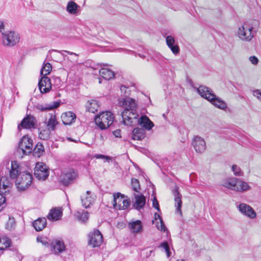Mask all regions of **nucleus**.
<instances>
[{"label": "nucleus", "instance_id": "obj_1", "mask_svg": "<svg viewBox=\"0 0 261 261\" xmlns=\"http://www.w3.org/2000/svg\"><path fill=\"white\" fill-rule=\"evenodd\" d=\"M119 103L124 109L121 113L123 124L128 126L136 124L139 115L136 111L137 105L136 100L130 97H126L120 100Z\"/></svg>", "mask_w": 261, "mask_h": 261}, {"label": "nucleus", "instance_id": "obj_2", "mask_svg": "<svg viewBox=\"0 0 261 261\" xmlns=\"http://www.w3.org/2000/svg\"><path fill=\"white\" fill-rule=\"evenodd\" d=\"M222 186L231 190L239 192H245L250 189V186L247 182L235 177L226 180L224 181Z\"/></svg>", "mask_w": 261, "mask_h": 261}, {"label": "nucleus", "instance_id": "obj_3", "mask_svg": "<svg viewBox=\"0 0 261 261\" xmlns=\"http://www.w3.org/2000/svg\"><path fill=\"white\" fill-rule=\"evenodd\" d=\"M114 115L109 111L103 112L95 118V124L100 129H105L109 127L114 122Z\"/></svg>", "mask_w": 261, "mask_h": 261}, {"label": "nucleus", "instance_id": "obj_4", "mask_svg": "<svg viewBox=\"0 0 261 261\" xmlns=\"http://www.w3.org/2000/svg\"><path fill=\"white\" fill-rule=\"evenodd\" d=\"M253 26L248 22H245L239 28L237 32L238 37L242 41H250L254 36Z\"/></svg>", "mask_w": 261, "mask_h": 261}, {"label": "nucleus", "instance_id": "obj_5", "mask_svg": "<svg viewBox=\"0 0 261 261\" xmlns=\"http://www.w3.org/2000/svg\"><path fill=\"white\" fill-rule=\"evenodd\" d=\"M33 140L28 136H23L19 142L17 153L23 157V155H28L33 150Z\"/></svg>", "mask_w": 261, "mask_h": 261}, {"label": "nucleus", "instance_id": "obj_6", "mask_svg": "<svg viewBox=\"0 0 261 261\" xmlns=\"http://www.w3.org/2000/svg\"><path fill=\"white\" fill-rule=\"evenodd\" d=\"M32 176L29 172L19 173L15 180L16 186L19 191H24L31 184Z\"/></svg>", "mask_w": 261, "mask_h": 261}, {"label": "nucleus", "instance_id": "obj_7", "mask_svg": "<svg viewBox=\"0 0 261 261\" xmlns=\"http://www.w3.org/2000/svg\"><path fill=\"white\" fill-rule=\"evenodd\" d=\"M2 44L8 47H12L19 42V34L14 31H8L3 33L2 36Z\"/></svg>", "mask_w": 261, "mask_h": 261}, {"label": "nucleus", "instance_id": "obj_8", "mask_svg": "<svg viewBox=\"0 0 261 261\" xmlns=\"http://www.w3.org/2000/svg\"><path fill=\"white\" fill-rule=\"evenodd\" d=\"M113 207L116 210H126L130 205V201L127 196L120 193L113 194Z\"/></svg>", "mask_w": 261, "mask_h": 261}, {"label": "nucleus", "instance_id": "obj_9", "mask_svg": "<svg viewBox=\"0 0 261 261\" xmlns=\"http://www.w3.org/2000/svg\"><path fill=\"white\" fill-rule=\"evenodd\" d=\"M88 244L92 247H99L103 242V237L98 229H94L88 234Z\"/></svg>", "mask_w": 261, "mask_h": 261}, {"label": "nucleus", "instance_id": "obj_10", "mask_svg": "<svg viewBox=\"0 0 261 261\" xmlns=\"http://www.w3.org/2000/svg\"><path fill=\"white\" fill-rule=\"evenodd\" d=\"M34 175L39 180H45L49 175V170L43 163H37L34 169Z\"/></svg>", "mask_w": 261, "mask_h": 261}, {"label": "nucleus", "instance_id": "obj_11", "mask_svg": "<svg viewBox=\"0 0 261 261\" xmlns=\"http://www.w3.org/2000/svg\"><path fill=\"white\" fill-rule=\"evenodd\" d=\"M37 122L36 118L31 115H27L18 125V129L21 130L24 129H32L36 127Z\"/></svg>", "mask_w": 261, "mask_h": 261}, {"label": "nucleus", "instance_id": "obj_12", "mask_svg": "<svg viewBox=\"0 0 261 261\" xmlns=\"http://www.w3.org/2000/svg\"><path fill=\"white\" fill-rule=\"evenodd\" d=\"M77 177V171L73 169H70L62 175L61 182L63 185L67 186L73 182Z\"/></svg>", "mask_w": 261, "mask_h": 261}, {"label": "nucleus", "instance_id": "obj_13", "mask_svg": "<svg viewBox=\"0 0 261 261\" xmlns=\"http://www.w3.org/2000/svg\"><path fill=\"white\" fill-rule=\"evenodd\" d=\"M194 89L196 90L201 97L208 101H210L213 96H215L213 90L205 86L201 85L198 88L194 87Z\"/></svg>", "mask_w": 261, "mask_h": 261}, {"label": "nucleus", "instance_id": "obj_14", "mask_svg": "<svg viewBox=\"0 0 261 261\" xmlns=\"http://www.w3.org/2000/svg\"><path fill=\"white\" fill-rule=\"evenodd\" d=\"M192 146L198 153H202L206 149V143L204 140L199 136L194 137L192 141Z\"/></svg>", "mask_w": 261, "mask_h": 261}, {"label": "nucleus", "instance_id": "obj_15", "mask_svg": "<svg viewBox=\"0 0 261 261\" xmlns=\"http://www.w3.org/2000/svg\"><path fill=\"white\" fill-rule=\"evenodd\" d=\"M51 86L50 80L46 76H43L38 83L39 89L41 93H46L49 92Z\"/></svg>", "mask_w": 261, "mask_h": 261}, {"label": "nucleus", "instance_id": "obj_16", "mask_svg": "<svg viewBox=\"0 0 261 261\" xmlns=\"http://www.w3.org/2000/svg\"><path fill=\"white\" fill-rule=\"evenodd\" d=\"M239 211L244 215L253 219L256 217V213L254 210L249 205L245 203H241L239 205Z\"/></svg>", "mask_w": 261, "mask_h": 261}, {"label": "nucleus", "instance_id": "obj_17", "mask_svg": "<svg viewBox=\"0 0 261 261\" xmlns=\"http://www.w3.org/2000/svg\"><path fill=\"white\" fill-rule=\"evenodd\" d=\"M172 194L174 197L175 206L176 207V211L181 215V195L179 193V187L177 186H175L174 189L172 190Z\"/></svg>", "mask_w": 261, "mask_h": 261}, {"label": "nucleus", "instance_id": "obj_18", "mask_svg": "<svg viewBox=\"0 0 261 261\" xmlns=\"http://www.w3.org/2000/svg\"><path fill=\"white\" fill-rule=\"evenodd\" d=\"M51 251L55 254H59L65 250V246L62 240L55 239L51 244Z\"/></svg>", "mask_w": 261, "mask_h": 261}, {"label": "nucleus", "instance_id": "obj_19", "mask_svg": "<svg viewBox=\"0 0 261 261\" xmlns=\"http://www.w3.org/2000/svg\"><path fill=\"white\" fill-rule=\"evenodd\" d=\"M62 215L63 212L61 208L55 207L50 210L47 218L49 221H58L61 219Z\"/></svg>", "mask_w": 261, "mask_h": 261}, {"label": "nucleus", "instance_id": "obj_20", "mask_svg": "<svg viewBox=\"0 0 261 261\" xmlns=\"http://www.w3.org/2000/svg\"><path fill=\"white\" fill-rule=\"evenodd\" d=\"M135 202L133 203V206L137 210H140L143 208L146 203V198L142 195L134 194Z\"/></svg>", "mask_w": 261, "mask_h": 261}, {"label": "nucleus", "instance_id": "obj_21", "mask_svg": "<svg viewBox=\"0 0 261 261\" xmlns=\"http://www.w3.org/2000/svg\"><path fill=\"white\" fill-rule=\"evenodd\" d=\"M137 124H139L147 130H150L154 126L153 123L146 116H142L139 118Z\"/></svg>", "mask_w": 261, "mask_h": 261}, {"label": "nucleus", "instance_id": "obj_22", "mask_svg": "<svg viewBox=\"0 0 261 261\" xmlns=\"http://www.w3.org/2000/svg\"><path fill=\"white\" fill-rule=\"evenodd\" d=\"M12 186V183L7 176H3L0 179V192L6 193L9 191Z\"/></svg>", "mask_w": 261, "mask_h": 261}, {"label": "nucleus", "instance_id": "obj_23", "mask_svg": "<svg viewBox=\"0 0 261 261\" xmlns=\"http://www.w3.org/2000/svg\"><path fill=\"white\" fill-rule=\"evenodd\" d=\"M81 199L83 206L86 208L89 207L94 201V198L91 196L90 191H87L84 195L81 196Z\"/></svg>", "mask_w": 261, "mask_h": 261}, {"label": "nucleus", "instance_id": "obj_24", "mask_svg": "<svg viewBox=\"0 0 261 261\" xmlns=\"http://www.w3.org/2000/svg\"><path fill=\"white\" fill-rule=\"evenodd\" d=\"M60 101H55L50 103H46L44 105L38 104L35 106L37 110L40 111H45L47 110H51L59 107Z\"/></svg>", "mask_w": 261, "mask_h": 261}, {"label": "nucleus", "instance_id": "obj_25", "mask_svg": "<svg viewBox=\"0 0 261 261\" xmlns=\"http://www.w3.org/2000/svg\"><path fill=\"white\" fill-rule=\"evenodd\" d=\"M75 118V114L71 111L65 112L61 116L62 122L65 125L71 124L74 121Z\"/></svg>", "mask_w": 261, "mask_h": 261}, {"label": "nucleus", "instance_id": "obj_26", "mask_svg": "<svg viewBox=\"0 0 261 261\" xmlns=\"http://www.w3.org/2000/svg\"><path fill=\"white\" fill-rule=\"evenodd\" d=\"M47 222L46 218H39L36 220L34 221L33 225L37 231H39L43 229L46 225Z\"/></svg>", "mask_w": 261, "mask_h": 261}, {"label": "nucleus", "instance_id": "obj_27", "mask_svg": "<svg viewBox=\"0 0 261 261\" xmlns=\"http://www.w3.org/2000/svg\"><path fill=\"white\" fill-rule=\"evenodd\" d=\"M145 137V131L144 128L136 127L133 131L132 139L133 140H141Z\"/></svg>", "mask_w": 261, "mask_h": 261}, {"label": "nucleus", "instance_id": "obj_28", "mask_svg": "<svg viewBox=\"0 0 261 261\" xmlns=\"http://www.w3.org/2000/svg\"><path fill=\"white\" fill-rule=\"evenodd\" d=\"M209 101L215 107L220 109L224 110L227 108L226 103L223 100L217 97L216 95Z\"/></svg>", "mask_w": 261, "mask_h": 261}, {"label": "nucleus", "instance_id": "obj_29", "mask_svg": "<svg viewBox=\"0 0 261 261\" xmlns=\"http://www.w3.org/2000/svg\"><path fill=\"white\" fill-rule=\"evenodd\" d=\"M58 123V122L57 120L56 115L53 113H50L49 118L46 122L47 129L51 131L55 130L56 129V126Z\"/></svg>", "mask_w": 261, "mask_h": 261}, {"label": "nucleus", "instance_id": "obj_30", "mask_svg": "<svg viewBox=\"0 0 261 261\" xmlns=\"http://www.w3.org/2000/svg\"><path fill=\"white\" fill-rule=\"evenodd\" d=\"M80 6L73 1H69L68 2L66 6V11L70 14L77 15L78 13V9L80 8Z\"/></svg>", "mask_w": 261, "mask_h": 261}, {"label": "nucleus", "instance_id": "obj_31", "mask_svg": "<svg viewBox=\"0 0 261 261\" xmlns=\"http://www.w3.org/2000/svg\"><path fill=\"white\" fill-rule=\"evenodd\" d=\"M86 108L89 112L94 113L97 111L99 105L97 100L91 99L87 102Z\"/></svg>", "mask_w": 261, "mask_h": 261}, {"label": "nucleus", "instance_id": "obj_32", "mask_svg": "<svg viewBox=\"0 0 261 261\" xmlns=\"http://www.w3.org/2000/svg\"><path fill=\"white\" fill-rule=\"evenodd\" d=\"M128 227L131 231L134 233L141 232L142 229V223L140 220H136V221L129 223Z\"/></svg>", "mask_w": 261, "mask_h": 261}, {"label": "nucleus", "instance_id": "obj_33", "mask_svg": "<svg viewBox=\"0 0 261 261\" xmlns=\"http://www.w3.org/2000/svg\"><path fill=\"white\" fill-rule=\"evenodd\" d=\"M99 74L104 79L106 80H110L114 77V72L111 70L102 68L99 70Z\"/></svg>", "mask_w": 261, "mask_h": 261}, {"label": "nucleus", "instance_id": "obj_34", "mask_svg": "<svg viewBox=\"0 0 261 261\" xmlns=\"http://www.w3.org/2000/svg\"><path fill=\"white\" fill-rule=\"evenodd\" d=\"M18 167L16 162H12L11 163V169L10 171V176L11 178H17L18 176Z\"/></svg>", "mask_w": 261, "mask_h": 261}, {"label": "nucleus", "instance_id": "obj_35", "mask_svg": "<svg viewBox=\"0 0 261 261\" xmlns=\"http://www.w3.org/2000/svg\"><path fill=\"white\" fill-rule=\"evenodd\" d=\"M44 152V148L42 143H38L33 149L34 155L40 157Z\"/></svg>", "mask_w": 261, "mask_h": 261}, {"label": "nucleus", "instance_id": "obj_36", "mask_svg": "<svg viewBox=\"0 0 261 261\" xmlns=\"http://www.w3.org/2000/svg\"><path fill=\"white\" fill-rule=\"evenodd\" d=\"M52 70L51 65L49 63H46L42 67L40 73L43 76H46L49 74Z\"/></svg>", "mask_w": 261, "mask_h": 261}, {"label": "nucleus", "instance_id": "obj_37", "mask_svg": "<svg viewBox=\"0 0 261 261\" xmlns=\"http://www.w3.org/2000/svg\"><path fill=\"white\" fill-rule=\"evenodd\" d=\"M76 216L79 221H81L82 222H85L88 219L89 214L88 212L83 211L82 213L77 212Z\"/></svg>", "mask_w": 261, "mask_h": 261}, {"label": "nucleus", "instance_id": "obj_38", "mask_svg": "<svg viewBox=\"0 0 261 261\" xmlns=\"http://www.w3.org/2000/svg\"><path fill=\"white\" fill-rule=\"evenodd\" d=\"M11 244V241L8 239L0 238V250H4L8 248Z\"/></svg>", "mask_w": 261, "mask_h": 261}, {"label": "nucleus", "instance_id": "obj_39", "mask_svg": "<svg viewBox=\"0 0 261 261\" xmlns=\"http://www.w3.org/2000/svg\"><path fill=\"white\" fill-rule=\"evenodd\" d=\"M50 132L48 129L41 130L39 134V137L42 140H46L50 137Z\"/></svg>", "mask_w": 261, "mask_h": 261}, {"label": "nucleus", "instance_id": "obj_40", "mask_svg": "<svg viewBox=\"0 0 261 261\" xmlns=\"http://www.w3.org/2000/svg\"><path fill=\"white\" fill-rule=\"evenodd\" d=\"M232 171L235 176H242L244 173L241 169L237 165H233L231 167Z\"/></svg>", "mask_w": 261, "mask_h": 261}, {"label": "nucleus", "instance_id": "obj_41", "mask_svg": "<svg viewBox=\"0 0 261 261\" xmlns=\"http://www.w3.org/2000/svg\"><path fill=\"white\" fill-rule=\"evenodd\" d=\"M132 187L134 191L139 192L140 190V186L138 179L135 178L132 179Z\"/></svg>", "mask_w": 261, "mask_h": 261}, {"label": "nucleus", "instance_id": "obj_42", "mask_svg": "<svg viewBox=\"0 0 261 261\" xmlns=\"http://www.w3.org/2000/svg\"><path fill=\"white\" fill-rule=\"evenodd\" d=\"M159 247L164 249L167 257H170L171 252L170 251L169 246L167 242L165 241L162 243Z\"/></svg>", "mask_w": 261, "mask_h": 261}, {"label": "nucleus", "instance_id": "obj_43", "mask_svg": "<svg viewBox=\"0 0 261 261\" xmlns=\"http://www.w3.org/2000/svg\"><path fill=\"white\" fill-rule=\"evenodd\" d=\"M15 224V222L14 218L9 217L6 223V228L8 230H12Z\"/></svg>", "mask_w": 261, "mask_h": 261}, {"label": "nucleus", "instance_id": "obj_44", "mask_svg": "<svg viewBox=\"0 0 261 261\" xmlns=\"http://www.w3.org/2000/svg\"><path fill=\"white\" fill-rule=\"evenodd\" d=\"M129 87L126 85H121L120 87V90L122 93L124 94V95L127 97L130 94V90H129Z\"/></svg>", "mask_w": 261, "mask_h": 261}, {"label": "nucleus", "instance_id": "obj_45", "mask_svg": "<svg viewBox=\"0 0 261 261\" xmlns=\"http://www.w3.org/2000/svg\"><path fill=\"white\" fill-rule=\"evenodd\" d=\"M3 193H0V212L5 206L6 198L3 195Z\"/></svg>", "mask_w": 261, "mask_h": 261}, {"label": "nucleus", "instance_id": "obj_46", "mask_svg": "<svg viewBox=\"0 0 261 261\" xmlns=\"http://www.w3.org/2000/svg\"><path fill=\"white\" fill-rule=\"evenodd\" d=\"M94 158L97 159H105L107 162H109L110 160H112V158L111 156H106L101 154H95L94 155Z\"/></svg>", "mask_w": 261, "mask_h": 261}, {"label": "nucleus", "instance_id": "obj_47", "mask_svg": "<svg viewBox=\"0 0 261 261\" xmlns=\"http://www.w3.org/2000/svg\"><path fill=\"white\" fill-rule=\"evenodd\" d=\"M166 43L168 46L173 45L175 43V40L174 37L172 36H168L166 38Z\"/></svg>", "mask_w": 261, "mask_h": 261}, {"label": "nucleus", "instance_id": "obj_48", "mask_svg": "<svg viewBox=\"0 0 261 261\" xmlns=\"http://www.w3.org/2000/svg\"><path fill=\"white\" fill-rule=\"evenodd\" d=\"M160 224H156L158 229L161 231H165L167 230V228L164 223L163 219H161V221H160Z\"/></svg>", "mask_w": 261, "mask_h": 261}, {"label": "nucleus", "instance_id": "obj_49", "mask_svg": "<svg viewBox=\"0 0 261 261\" xmlns=\"http://www.w3.org/2000/svg\"><path fill=\"white\" fill-rule=\"evenodd\" d=\"M174 54H177L179 52V48L177 45H172L168 46Z\"/></svg>", "mask_w": 261, "mask_h": 261}, {"label": "nucleus", "instance_id": "obj_50", "mask_svg": "<svg viewBox=\"0 0 261 261\" xmlns=\"http://www.w3.org/2000/svg\"><path fill=\"white\" fill-rule=\"evenodd\" d=\"M253 95L254 96L256 97V98L261 102V90L259 89H256L254 90L253 92Z\"/></svg>", "mask_w": 261, "mask_h": 261}, {"label": "nucleus", "instance_id": "obj_51", "mask_svg": "<svg viewBox=\"0 0 261 261\" xmlns=\"http://www.w3.org/2000/svg\"><path fill=\"white\" fill-rule=\"evenodd\" d=\"M152 205L158 212H160L159 203L157 200L155 196H154L153 198Z\"/></svg>", "mask_w": 261, "mask_h": 261}, {"label": "nucleus", "instance_id": "obj_52", "mask_svg": "<svg viewBox=\"0 0 261 261\" xmlns=\"http://www.w3.org/2000/svg\"><path fill=\"white\" fill-rule=\"evenodd\" d=\"M53 51L60 53L63 57L65 56V55H64V53H67V54H68L69 55H76V54L75 53H72V52H70L69 51H67V50L58 51L57 50H54Z\"/></svg>", "mask_w": 261, "mask_h": 261}, {"label": "nucleus", "instance_id": "obj_53", "mask_svg": "<svg viewBox=\"0 0 261 261\" xmlns=\"http://www.w3.org/2000/svg\"><path fill=\"white\" fill-rule=\"evenodd\" d=\"M249 59L253 65H257L258 63V59L255 56H251L249 57Z\"/></svg>", "mask_w": 261, "mask_h": 261}, {"label": "nucleus", "instance_id": "obj_54", "mask_svg": "<svg viewBox=\"0 0 261 261\" xmlns=\"http://www.w3.org/2000/svg\"><path fill=\"white\" fill-rule=\"evenodd\" d=\"M38 242H41L43 245L45 246H48V243L47 242L46 239L42 237H38L37 238Z\"/></svg>", "mask_w": 261, "mask_h": 261}, {"label": "nucleus", "instance_id": "obj_55", "mask_svg": "<svg viewBox=\"0 0 261 261\" xmlns=\"http://www.w3.org/2000/svg\"><path fill=\"white\" fill-rule=\"evenodd\" d=\"M128 54L134 55L135 56H139L140 58L142 59H144L146 56L144 54H141L140 53H136V52L132 50H128Z\"/></svg>", "mask_w": 261, "mask_h": 261}, {"label": "nucleus", "instance_id": "obj_56", "mask_svg": "<svg viewBox=\"0 0 261 261\" xmlns=\"http://www.w3.org/2000/svg\"><path fill=\"white\" fill-rule=\"evenodd\" d=\"M5 25L4 22L2 21H0V32L2 33V36H3V33H5Z\"/></svg>", "mask_w": 261, "mask_h": 261}, {"label": "nucleus", "instance_id": "obj_57", "mask_svg": "<svg viewBox=\"0 0 261 261\" xmlns=\"http://www.w3.org/2000/svg\"><path fill=\"white\" fill-rule=\"evenodd\" d=\"M113 134L116 137H121V130L120 129H116L113 131Z\"/></svg>", "mask_w": 261, "mask_h": 261}, {"label": "nucleus", "instance_id": "obj_58", "mask_svg": "<svg viewBox=\"0 0 261 261\" xmlns=\"http://www.w3.org/2000/svg\"><path fill=\"white\" fill-rule=\"evenodd\" d=\"M155 219L156 220L159 219L160 221H161V219H162V217L157 213H155L154 214Z\"/></svg>", "mask_w": 261, "mask_h": 261}, {"label": "nucleus", "instance_id": "obj_59", "mask_svg": "<svg viewBox=\"0 0 261 261\" xmlns=\"http://www.w3.org/2000/svg\"><path fill=\"white\" fill-rule=\"evenodd\" d=\"M177 261H185L184 259L177 260Z\"/></svg>", "mask_w": 261, "mask_h": 261}, {"label": "nucleus", "instance_id": "obj_60", "mask_svg": "<svg viewBox=\"0 0 261 261\" xmlns=\"http://www.w3.org/2000/svg\"><path fill=\"white\" fill-rule=\"evenodd\" d=\"M99 83H101V80H100V79H99Z\"/></svg>", "mask_w": 261, "mask_h": 261}]
</instances>
